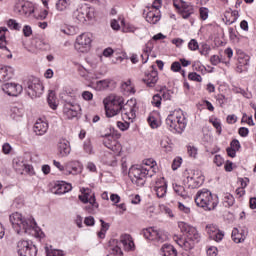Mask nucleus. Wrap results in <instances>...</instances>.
<instances>
[{
    "label": "nucleus",
    "instance_id": "obj_45",
    "mask_svg": "<svg viewBox=\"0 0 256 256\" xmlns=\"http://www.w3.org/2000/svg\"><path fill=\"white\" fill-rule=\"evenodd\" d=\"M188 79H190V81H196L197 83H201V81H203V78L201 75L197 74V72L189 73Z\"/></svg>",
    "mask_w": 256,
    "mask_h": 256
},
{
    "label": "nucleus",
    "instance_id": "obj_42",
    "mask_svg": "<svg viewBox=\"0 0 256 256\" xmlns=\"http://www.w3.org/2000/svg\"><path fill=\"white\" fill-rule=\"evenodd\" d=\"M7 25L10 29H14V31L21 30V25L19 23H17L16 20H13V19L8 20Z\"/></svg>",
    "mask_w": 256,
    "mask_h": 256
},
{
    "label": "nucleus",
    "instance_id": "obj_4",
    "mask_svg": "<svg viewBox=\"0 0 256 256\" xmlns=\"http://www.w3.org/2000/svg\"><path fill=\"white\" fill-rule=\"evenodd\" d=\"M195 203L197 207H201L204 211H213L219 205V198L213 195L207 189L199 190L195 196Z\"/></svg>",
    "mask_w": 256,
    "mask_h": 256
},
{
    "label": "nucleus",
    "instance_id": "obj_51",
    "mask_svg": "<svg viewBox=\"0 0 256 256\" xmlns=\"http://www.w3.org/2000/svg\"><path fill=\"white\" fill-rule=\"evenodd\" d=\"M181 163H183V159L177 157L172 162L173 171H177L178 167H181Z\"/></svg>",
    "mask_w": 256,
    "mask_h": 256
},
{
    "label": "nucleus",
    "instance_id": "obj_47",
    "mask_svg": "<svg viewBox=\"0 0 256 256\" xmlns=\"http://www.w3.org/2000/svg\"><path fill=\"white\" fill-rule=\"evenodd\" d=\"M162 187H167V182L165 181V178H158L155 182L154 189H160Z\"/></svg>",
    "mask_w": 256,
    "mask_h": 256
},
{
    "label": "nucleus",
    "instance_id": "obj_58",
    "mask_svg": "<svg viewBox=\"0 0 256 256\" xmlns=\"http://www.w3.org/2000/svg\"><path fill=\"white\" fill-rule=\"evenodd\" d=\"M200 17L203 21L207 20V18L209 17V9L200 8Z\"/></svg>",
    "mask_w": 256,
    "mask_h": 256
},
{
    "label": "nucleus",
    "instance_id": "obj_48",
    "mask_svg": "<svg viewBox=\"0 0 256 256\" xmlns=\"http://www.w3.org/2000/svg\"><path fill=\"white\" fill-rule=\"evenodd\" d=\"M162 149L165 151H171V145L169 144V138H163L160 142Z\"/></svg>",
    "mask_w": 256,
    "mask_h": 256
},
{
    "label": "nucleus",
    "instance_id": "obj_63",
    "mask_svg": "<svg viewBox=\"0 0 256 256\" xmlns=\"http://www.w3.org/2000/svg\"><path fill=\"white\" fill-rule=\"evenodd\" d=\"M210 62L212 65H219L221 63V58L218 55H213L210 57Z\"/></svg>",
    "mask_w": 256,
    "mask_h": 256
},
{
    "label": "nucleus",
    "instance_id": "obj_33",
    "mask_svg": "<svg viewBox=\"0 0 256 256\" xmlns=\"http://www.w3.org/2000/svg\"><path fill=\"white\" fill-rule=\"evenodd\" d=\"M156 235H157V230L153 228H147L144 230L145 239H149L150 241H155Z\"/></svg>",
    "mask_w": 256,
    "mask_h": 256
},
{
    "label": "nucleus",
    "instance_id": "obj_15",
    "mask_svg": "<svg viewBox=\"0 0 256 256\" xmlns=\"http://www.w3.org/2000/svg\"><path fill=\"white\" fill-rule=\"evenodd\" d=\"M159 81V73L155 70V66H151L150 72L146 73L143 78V83L148 87H154Z\"/></svg>",
    "mask_w": 256,
    "mask_h": 256
},
{
    "label": "nucleus",
    "instance_id": "obj_53",
    "mask_svg": "<svg viewBox=\"0 0 256 256\" xmlns=\"http://www.w3.org/2000/svg\"><path fill=\"white\" fill-rule=\"evenodd\" d=\"M238 62L241 67H245V65H249V56H239Z\"/></svg>",
    "mask_w": 256,
    "mask_h": 256
},
{
    "label": "nucleus",
    "instance_id": "obj_7",
    "mask_svg": "<svg viewBox=\"0 0 256 256\" xmlns=\"http://www.w3.org/2000/svg\"><path fill=\"white\" fill-rule=\"evenodd\" d=\"M128 175H129L132 183H134L138 187H143V185H145V178L152 177L151 176V167L142 168L141 166H139V167L132 166L129 169Z\"/></svg>",
    "mask_w": 256,
    "mask_h": 256
},
{
    "label": "nucleus",
    "instance_id": "obj_64",
    "mask_svg": "<svg viewBox=\"0 0 256 256\" xmlns=\"http://www.w3.org/2000/svg\"><path fill=\"white\" fill-rule=\"evenodd\" d=\"M208 256H217V247L212 246L207 249Z\"/></svg>",
    "mask_w": 256,
    "mask_h": 256
},
{
    "label": "nucleus",
    "instance_id": "obj_61",
    "mask_svg": "<svg viewBox=\"0 0 256 256\" xmlns=\"http://www.w3.org/2000/svg\"><path fill=\"white\" fill-rule=\"evenodd\" d=\"M23 34H24V37H31V35H33V30L31 29V26L29 25L24 26Z\"/></svg>",
    "mask_w": 256,
    "mask_h": 256
},
{
    "label": "nucleus",
    "instance_id": "obj_38",
    "mask_svg": "<svg viewBox=\"0 0 256 256\" xmlns=\"http://www.w3.org/2000/svg\"><path fill=\"white\" fill-rule=\"evenodd\" d=\"M121 24L124 25L122 31L123 33H135V31H137V28L131 24H127L125 25V20L122 19L121 20Z\"/></svg>",
    "mask_w": 256,
    "mask_h": 256
},
{
    "label": "nucleus",
    "instance_id": "obj_40",
    "mask_svg": "<svg viewBox=\"0 0 256 256\" xmlns=\"http://www.w3.org/2000/svg\"><path fill=\"white\" fill-rule=\"evenodd\" d=\"M76 19H78L80 23H85V21H87V16L85 15L83 7L77 10Z\"/></svg>",
    "mask_w": 256,
    "mask_h": 256
},
{
    "label": "nucleus",
    "instance_id": "obj_19",
    "mask_svg": "<svg viewBox=\"0 0 256 256\" xmlns=\"http://www.w3.org/2000/svg\"><path fill=\"white\" fill-rule=\"evenodd\" d=\"M180 12L183 19H189L195 13V8L191 3L182 2Z\"/></svg>",
    "mask_w": 256,
    "mask_h": 256
},
{
    "label": "nucleus",
    "instance_id": "obj_31",
    "mask_svg": "<svg viewBox=\"0 0 256 256\" xmlns=\"http://www.w3.org/2000/svg\"><path fill=\"white\" fill-rule=\"evenodd\" d=\"M84 14L86 15V19L89 21L91 19H95V8L94 7H88V6H83L82 7Z\"/></svg>",
    "mask_w": 256,
    "mask_h": 256
},
{
    "label": "nucleus",
    "instance_id": "obj_14",
    "mask_svg": "<svg viewBox=\"0 0 256 256\" xmlns=\"http://www.w3.org/2000/svg\"><path fill=\"white\" fill-rule=\"evenodd\" d=\"M2 91L9 95L10 97H17L23 93V86L21 84L6 83L2 85Z\"/></svg>",
    "mask_w": 256,
    "mask_h": 256
},
{
    "label": "nucleus",
    "instance_id": "obj_29",
    "mask_svg": "<svg viewBox=\"0 0 256 256\" xmlns=\"http://www.w3.org/2000/svg\"><path fill=\"white\" fill-rule=\"evenodd\" d=\"M173 189L175 191V194L179 195L183 199H187L189 197V195H187V191H185V187L178 184H174Z\"/></svg>",
    "mask_w": 256,
    "mask_h": 256
},
{
    "label": "nucleus",
    "instance_id": "obj_59",
    "mask_svg": "<svg viewBox=\"0 0 256 256\" xmlns=\"http://www.w3.org/2000/svg\"><path fill=\"white\" fill-rule=\"evenodd\" d=\"M148 123L152 129H157V127H159L157 120L153 116L148 117Z\"/></svg>",
    "mask_w": 256,
    "mask_h": 256
},
{
    "label": "nucleus",
    "instance_id": "obj_13",
    "mask_svg": "<svg viewBox=\"0 0 256 256\" xmlns=\"http://www.w3.org/2000/svg\"><path fill=\"white\" fill-rule=\"evenodd\" d=\"M206 233L208 234L209 238L216 241V243L223 241V237H225V233L219 230V227H217L215 224L206 225Z\"/></svg>",
    "mask_w": 256,
    "mask_h": 256
},
{
    "label": "nucleus",
    "instance_id": "obj_35",
    "mask_svg": "<svg viewBox=\"0 0 256 256\" xmlns=\"http://www.w3.org/2000/svg\"><path fill=\"white\" fill-rule=\"evenodd\" d=\"M46 255L47 256H63V251L62 250H57V249H51V246L45 247Z\"/></svg>",
    "mask_w": 256,
    "mask_h": 256
},
{
    "label": "nucleus",
    "instance_id": "obj_21",
    "mask_svg": "<svg viewBox=\"0 0 256 256\" xmlns=\"http://www.w3.org/2000/svg\"><path fill=\"white\" fill-rule=\"evenodd\" d=\"M47 129H49V124L41 119L37 120L33 127V131L36 135H45L47 133Z\"/></svg>",
    "mask_w": 256,
    "mask_h": 256
},
{
    "label": "nucleus",
    "instance_id": "obj_27",
    "mask_svg": "<svg viewBox=\"0 0 256 256\" xmlns=\"http://www.w3.org/2000/svg\"><path fill=\"white\" fill-rule=\"evenodd\" d=\"M47 101H48L49 107L55 111V109H57L58 107V104H57V96H55L54 91L49 92Z\"/></svg>",
    "mask_w": 256,
    "mask_h": 256
},
{
    "label": "nucleus",
    "instance_id": "obj_50",
    "mask_svg": "<svg viewBox=\"0 0 256 256\" xmlns=\"http://www.w3.org/2000/svg\"><path fill=\"white\" fill-rule=\"evenodd\" d=\"M188 49H190V51H197V49H199V43L197 42V40H190V42L188 43Z\"/></svg>",
    "mask_w": 256,
    "mask_h": 256
},
{
    "label": "nucleus",
    "instance_id": "obj_10",
    "mask_svg": "<svg viewBox=\"0 0 256 256\" xmlns=\"http://www.w3.org/2000/svg\"><path fill=\"white\" fill-rule=\"evenodd\" d=\"M19 256H37V246L31 240H20L17 243Z\"/></svg>",
    "mask_w": 256,
    "mask_h": 256
},
{
    "label": "nucleus",
    "instance_id": "obj_28",
    "mask_svg": "<svg viewBox=\"0 0 256 256\" xmlns=\"http://www.w3.org/2000/svg\"><path fill=\"white\" fill-rule=\"evenodd\" d=\"M7 31V27H0V49H4L5 51H9L7 48V41L5 40V32Z\"/></svg>",
    "mask_w": 256,
    "mask_h": 256
},
{
    "label": "nucleus",
    "instance_id": "obj_54",
    "mask_svg": "<svg viewBox=\"0 0 256 256\" xmlns=\"http://www.w3.org/2000/svg\"><path fill=\"white\" fill-rule=\"evenodd\" d=\"M24 173H26V175H35V170H33V166L29 165V164H24Z\"/></svg>",
    "mask_w": 256,
    "mask_h": 256
},
{
    "label": "nucleus",
    "instance_id": "obj_9",
    "mask_svg": "<svg viewBox=\"0 0 256 256\" xmlns=\"http://www.w3.org/2000/svg\"><path fill=\"white\" fill-rule=\"evenodd\" d=\"M91 43H93V34L82 33L76 38L74 47L80 53H87L91 49Z\"/></svg>",
    "mask_w": 256,
    "mask_h": 256
},
{
    "label": "nucleus",
    "instance_id": "obj_25",
    "mask_svg": "<svg viewBox=\"0 0 256 256\" xmlns=\"http://www.w3.org/2000/svg\"><path fill=\"white\" fill-rule=\"evenodd\" d=\"M162 256H177V250L171 244H164L161 248Z\"/></svg>",
    "mask_w": 256,
    "mask_h": 256
},
{
    "label": "nucleus",
    "instance_id": "obj_30",
    "mask_svg": "<svg viewBox=\"0 0 256 256\" xmlns=\"http://www.w3.org/2000/svg\"><path fill=\"white\" fill-rule=\"evenodd\" d=\"M83 194L86 195V198L89 201V204L91 205V207H94L95 209H99V203H97L94 193L90 194L89 190H87V192H84Z\"/></svg>",
    "mask_w": 256,
    "mask_h": 256
},
{
    "label": "nucleus",
    "instance_id": "obj_49",
    "mask_svg": "<svg viewBox=\"0 0 256 256\" xmlns=\"http://www.w3.org/2000/svg\"><path fill=\"white\" fill-rule=\"evenodd\" d=\"M12 117L13 119H17V117H23V109H19L17 107L12 108Z\"/></svg>",
    "mask_w": 256,
    "mask_h": 256
},
{
    "label": "nucleus",
    "instance_id": "obj_8",
    "mask_svg": "<svg viewBox=\"0 0 256 256\" xmlns=\"http://www.w3.org/2000/svg\"><path fill=\"white\" fill-rule=\"evenodd\" d=\"M25 89L31 99H36V97H41V95H43L44 88L39 78L30 77L25 81Z\"/></svg>",
    "mask_w": 256,
    "mask_h": 256
},
{
    "label": "nucleus",
    "instance_id": "obj_5",
    "mask_svg": "<svg viewBox=\"0 0 256 256\" xmlns=\"http://www.w3.org/2000/svg\"><path fill=\"white\" fill-rule=\"evenodd\" d=\"M121 245L124 247V251H135V242L133 241V237L129 234H122L117 239H111L109 241V248L113 255L123 256V250H121Z\"/></svg>",
    "mask_w": 256,
    "mask_h": 256
},
{
    "label": "nucleus",
    "instance_id": "obj_44",
    "mask_svg": "<svg viewBox=\"0 0 256 256\" xmlns=\"http://www.w3.org/2000/svg\"><path fill=\"white\" fill-rule=\"evenodd\" d=\"M154 241H158L159 243L167 241V234H165L163 231H157V235L154 237Z\"/></svg>",
    "mask_w": 256,
    "mask_h": 256
},
{
    "label": "nucleus",
    "instance_id": "obj_6",
    "mask_svg": "<svg viewBox=\"0 0 256 256\" xmlns=\"http://www.w3.org/2000/svg\"><path fill=\"white\" fill-rule=\"evenodd\" d=\"M166 125L170 128V131L181 134L187 127V118L182 112H174L166 118Z\"/></svg>",
    "mask_w": 256,
    "mask_h": 256
},
{
    "label": "nucleus",
    "instance_id": "obj_37",
    "mask_svg": "<svg viewBox=\"0 0 256 256\" xmlns=\"http://www.w3.org/2000/svg\"><path fill=\"white\" fill-rule=\"evenodd\" d=\"M54 193L56 195H65V186L62 182H58L57 184L54 185Z\"/></svg>",
    "mask_w": 256,
    "mask_h": 256
},
{
    "label": "nucleus",
    "instance_id": "obj_62",
    "mask_svg": "<svg viewBox=\"0 0 256 256\" xmlns=\"http://www.w3.org/2000/svg\"><path fill=\"white\" fill-rule=\"evenodd\" d=\"M11 144L10 143H5L2 146V152L4 153V155H9V153H11Z\"/></svg>",
    "mask_w": 256,
    "mask_h": 256
},
{
    "label": "nucleus",
    "instance_id": "obj_23",
    "mask_svg": "<svg viewBox=\"0 0 256 256\" xmlns=\"http://www.w3.org/2000/svg\"><path fill=\"white\" fill-rule=\"evenodd\" d=\"M24 17H31L35 13V5L29 1H24V4L21 5L19 10Z\"/></svg>",
    "mask_w": 256,
    "mask_h": 256
},
{
    "label": "nucleus",
    "instance_id": "obj_60",
    "mask_svg": "<svg viewBox=\"0 0 256 256\" xmlns=\"http://www.w3.org/2000/svg\"><path fill=\"white\" fill-rule=\"evenodd\" d=\"M230 148L239 151V149H241V143H239V140L234 139L230 143Z\"/></svg>",
    "mask_w": 256,
    "mask_h": 256
},
{
    "label": "nucleus",
    "instance_id": "obj_20",
    "mask_svg": "<svg viewBox=\"0 0 256 256\" xmlns=\"http://www.w3.org/2000/svg\"><path fill=\"white\" fill-rule=\"evenodd\" d=\"M237 19H239V11L237 10H228L224 13L223 21L226 25H233Z\"/></svg>",
    "mask_w": 256,
    "mask_h": 256
},
{
    "label": "nucleus",
    "instance_id": "obj_3",
    "mask_svg": "<svg viewBox=\"0 0 256 256\" xmlns=\"http://www.w3.org/2000/svg\"><path fill=\"white\" fill-rule=\"evenodd\" d=\"M178 227L181 233H184L186 235V239L180 238L176 240V243L177 245H179V247L185 249V251H190V249H193L195 247V243H199L201 235H199V231H197V228L185 222H179Z\"/></svg>",
    "mask_w": 256,
    "mask_h": 256
},
{
    "label": "nucleus",
    "instance_id": "obj_41",
    "mask_svg": "<svg viewBox=\"0 0 256 256\" xmlns=\"http://www.w3.org/2000/svg\"><path fill=\"white\" fill-rule=\"evenodd\" d=\"M154 191L159 199H163V197L167 195V186H164L162 188H154Z\"/></svg>",
    "mask_w": 256,
    "mask_h": 256
},
{
    "label": "nucleus",
    "instance_id": "obj_56",
    "mask_svg": "<svg viewBox=\"0 0 256 256\" xmlns=\"http://www.w3.org/2000/svg\"><path fill=\"white\" fill-rule=\"evenodd\" d=\"M117 127L118 129H120V131H127V129H129V123L127 121L125 122L118 121Z\"/></svg>",
    "mask_w": 256,
    "mask_h": 256
},
{
    "label": "nucleus",
    "instance_id": "obj_16",
    "mask_svg": "<svg viewBox=\"0 0 256 256\" xmlns=\"http://www.w3.org/2000/svg\"><path fill=\"white\" fill-rule=\"evenodd\" d=\"M65 171V175H78L83 171V168L79 162H68L65 166Z\"/></svg>",
    "mask_w": 256,
    "mask_h": 256
},
{
    "label": "nucleus",
    "instance_id": "obj_46",
    "mask_svg": "<svg viewBox=\"0 0 256 256\" xmlns=\"http://www.w3.org/2000/svg\"><path fill=\"white\" fill-rule=\"evenodd\" d=\"M161 101H163L161 94H155L152 98V105H154V107H161Z\"/></svg>",
    "mask_w": 256,
    "mask_h": 256
},
{
    "label": "nucleus",
    "instance_id": "obj_24",
    "mask_svg": "<svg viewBox=\"0 0 256 256\" xmlns=\"http://www.w3.org/2000/svg\"><path fill=\"white\" fill-rule=\"evenodd\" d=\"M245 239H247V231L242 230L239 232L237 228L232 230V241H234V243H243Z\"/></svg>",
    "mask_w": 256,
    "mask_h": 256
},
{
    "label": "nucleus",
    "instance_id": "obj_2",
    "mask_svg": "<svg viewBox=\"0 0 256 256\" xmlns=\"http://www.w3.org/2000/svg\"><path fill=\"white\" fill-rule=\"evenodd\" d=\"M10 223L18 235L29 233V231H35L36 233L39 231L37 222H35L33 217L25 218L23 217V214L19 212H15L10 215Z\"/></svg>",
    "mask_w": 256,
    "mask_h": 256
},
{
    "label": "nucleus",
    "instance_id": "obj_1",
    "mask_svg": "<svg viewBox=\"0 0 256 256\" xmlns=\"http://www.w3.org/2000/svg\"><path fill=\"white\" fill-rule=\"evenodd\" d=\"M106 117H115L122 113V119L131 121L135 119L137 113V100L131 98L125 103V98L118 95L109 96L104 101Z\"/></svg>",
    "mask_w": 256,
    "mask_h": 256
},
{
    "label": "nucleus",
    "instance_id": "obj_18",
    "mask_svg": "<svg viewBox=\"0 0 256 256\" xmlns=\"http://www.w3.org/2000/svg\"><path fill=\"white\" fill-rule=\"evenodd\" d=\"M15 70L11 66H0V81H9L13 78Z\"/></svg>",
    "mask_w": 256,
    "mask_h": 256
},
{
    "label": "nucleus",
    "instance_id": "obj_11",
    "mask_svg": "<svg viewBox=\"0 0 256 256\" xmlns=\"http://www.w3.org/2000/svg\"><path fill=\"white\" fill-rule=\"evenodd\" d=\"M81 111V106L75 102H71L69 100H65L64 104V115L67 119H75L79 112Z\"/></svg>",
    "mask_w": 256,
    "mask_h": 256
},
{
    "label": "nucleus",
    "instance_id": "obj_17",
    "mask_svg": "<svg viewBox=\"0 0 256 256\" xmlns=\"http://www.w3.org/2000/svg\"><path fill=\"white\" fill-rule=\"evenodd\" d=\"M58 153L61 157H67L71 153V145L66 139H60L58 142Z\"/></svg>",
    "mask_w": 256,
    "mask_h": 256
},
{
    "label": "nucleus",
    "instance_id": "obj_57",
    "mask_svg": "<svg viewBox=\"0 0 256 256\" xmlns=\"http://www.w3.org/2000/svg\"><path fill=\"white\" fill-rule=\"evenodd\" d=\"M171 71L174 73H179V71H181V62H173L171 65Z\"/></svg>",
    "mask_w": 256,
    "mask_h": 256
},
{
    "label": "nucleus",
    "instance_id": "obj_52",
    "mask_svg": "<svg viewBox=\"0 0 256 256\" xmlns=\"http://www.w3.org/2000/svg\"><path fill=\"white\" fill-rule=\"evenodd\" d=\"M178 209L179 211H181L182 213H185L186 215H189V213H191V208H189L188 206H185L181 202L178 203Z\"/></svg>",
    "mask_w": 256,
    "mask_h": 256
},
{
    "label": "nucleus",
    "instance_id": "obj_36",
    "mask_svg": "<svg viewBox=\"0 0 256 256\" xmlns=\"http://www.w3.org/2000/svg\"><path fill=\"white\" fill-rule=\"evenodd\" d=\"M83 149L85 153L88 155H93L95 153V150H93V144L91 143V140L84 141Z\"/></svg>",
    "mask_w": 256,
    "mask_h": 256
},
{
    "label": "nucleus",
    "instance_id": "obj_43",
    "mask_svg": "<svg viewBox=\"0 0 256 256\" xmlns=\"http://www.w3.org/2000/svg\"><path fill=\"white\" fill-rule=\"evenodd\" d=\"M167 87H162L160 89V97H162V99H164V101H169L171 100V93H169V91L166 90Z\"/></svg>",
    "mask_w": 256,
    "mask_h": 256
},
{
    "label": "nucleus",
    "instance_id": "obj_32",
    "mask_svg": "<svg viewBox=\"0 0 256 256\" xmlns=\"http://www.w3.org/2000/svg\"><path fill=\"white\" fill-rule=\"evenodd\" d=\"M150 167V175L153 177L155 170L153 167H155V162L151 159L144 160L143 165L141 166L142 169H149Z\"/></svg>",
    "mask_w": 256,
    "mask_h": 256
},
{
    "label": "nucleus",
    "instance_id": "obj_22",
    "mask_svg": "<svg viewBox=\"0 0 256 256\" xmlns=\"http://www.w3.org/2000/svg\"><path fill=\"white\" fill-rule=\"evenodd\" d=\"M146 21L152 25H156L161 21V11L159 10H151L146 14Z\"/></svg>",
    "mask_w": 256,
    "mask_h": 256
},
{
    "label": "nucleus",
    "instance_id": "obj_34",
    "mask_svg": "<svg viewBox=\"0 0 256 256\" xmlns=\"http://www.w3.org/2000/svg\"><path fill=\"white\" fill-rule=\"evenodd\" d=\"M69 5H71V2H69V0H58L56 3V9L57 11H65V9L69 7Z\"/></svg>",
    "mask_w": 256,
    "mask_h": 256
},
{
    "label": "nucleus",
    "instance_id": "obj_55",
    "mask_svg": "<svg viewBox=\"0 0 256 256\" xmlns=\"http://www.w3.org/2000/svg\"><path fill=\"white\" fill-rule=\"evenodd\" d=\"M197 148L195 146H188V155L195 159L197 157Z\"/></svg>",
    "mask_w": 256,
    "mask_h": 256
},
{
    "label": "nucleus",
    "instance_id": "obj_39",
    "mask_svg": "<svg viewBox=\"0 0 256 256\" xmlns=\"http://www.w3.org/2000/svg\"><path fill=\"white\" fill-rule=\"evenodd\" d=\"M209 53H211V46L207 43H202L200 46V54L209 57Z\"/></svg>",
    "mask_w": 256,
    "mask_h": 256
},
{
    "label": "nucleus",
    "instance_id": "obj_12",
    "mask_svg": "<svg viewBox=\"0 0 256 256\" xmlns=\"http://www.w3.org/2000/svg\"><path fill=\"white\" fill-rule=\"evenodd\" d=\"M103 145H105L107 149H110V151H112L115 155H119V153H121V143L115 140L111 134H108L104 137Z\"/></svg>",
    "mask_w": 256,
    "mask_h": 256
},
{
    "label": "nucleus",
    "instance_id": "obj_26",
    "mask_svg": "<svg viewBox=\"0 0 256 256\" xmlns=\"http://www.w3.org/2000/svg\"><path fill=\"white\" fill-rule=\"evenodd\" d=\"M32 45L35 47V49H39L40 51H45L47 47H49V44H47V42L41 38L34 39Z\"/></svg>",
    "mask_w": 256,
    "mask_h": 256
}]
</instances>
